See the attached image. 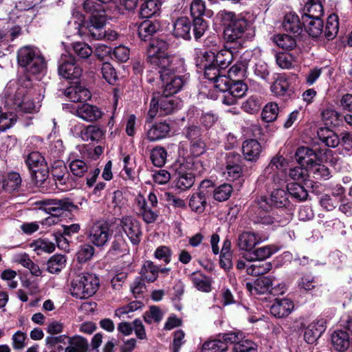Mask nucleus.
<instances>
[{
	"label": "nucleus",
	"instance_id": "f257e3e1",
	"mask_svg": "<svg viewBox=\"0 0 352 352\" xmlns=\"http://www.w3.org/2000/svg\"><path fill=\"white\" fill-rule=\"evenodd\" d=\"M100 280L98 276L91 273H81L71 281L70 294L78 299H87L93 296L98 291Z\"/></svg>",
	"mask_w": 352,
	"mask_h": 352
},
{
	"label": "nucleus",
	"instance_id": "f03ea898",
	"mask_svg": "<svg viewBox=\"0 0 352 352\" xmlns=\"http://www.w3.org/2000/svg\"><path fill=\"white\" fill-rule=\"evenodd\" d=\"M17 60L20 66L32 74L42 72L45 67V62L41 52L32 46L21 47L17 52Z\"/></svg>",
	"mask_w": 352,
	"mask_h": 352
},
{
	"label": "nucleus",
	"instance_id": "7ed1b4c3",
	"mask_svg": "<svg viewBox=\"0 0 352 352\" xmlns=\"http://www.w3.org/2000/svg\"><path fill=\"white\" fill-rule=\"evenodd\" d=\"M170 95H162L157 97L153 96L148 111L146 122H151L153 119L157 115L164 116L175 112L179 107L180 102L173 98L168 97Z\"/></svg>",
	"mask_w": 352,
	"mask_h": 352
},
{
	"label": "nucleus",
	"instance_id": "20e7f679",
	"mask_svg": "<svg viewBox=\"0 0 352 352\" xmlns=\"http://www.w3.org/2000/svg\"><path fill=\"white\" fill-rule=\"evenodd\" d=\"M106 14H91L89 20L85 23H74L77 34L80 36H89L93 39L102 40L103 30L107 22Z\"/></svg>",
	"mask_w": 352,
	"mask_h": 352
},
{
	"label": "nucleus",
	"instance_id": "39448f33",
	"mask_svg": "<svg viewBox=\"0 0 352 352\" xmlns=\"http://www.w3.org/2000/svg\"><path fill=\"white\" fill-rule=\"evenodd\" d=\"M41 204V209L52 215V217H47L43 221L42 223L47 226L54 223V217L61 215L63 211H71L72 209L76 208L68 199H46L42 201Z\"/></svg>",
	"mask_w": 352,
	"mask_h": 352
},
{
	"label": "nucleus",
	"instance_id": "423d86ee",
	"mask_svg": "<svg viewBox=\"0 0 352 352\" xmlns=\"http://www.w3.org/2000/svg\"><path fill=\"white\" fill-rule=\"evenodd\" d=\"M111 236L110 226L104 221L94 222L87 231L89 242L97 247L105 245Z\"/></svg>",
	"mask_w": 352,
	"mask_h": 352
},
{
	"label": "nucleus",
	"instance_id": "0eeeda50",
	"mask_svg": "<svg viewBox=\"0 0 352 352\" xmlns=\"http://www.w3.org/2000/svg\"><path fill=\"white\" fill-rule=\"evenodd\" d=\"M221 20L224 25L234 28L235 30L244 32L245 34L254 31V28L245 17L229 11H222L219 13Z\"/></svg>",
	"mask_w": 352,
	"mask_h": 352
},
{
	"label": "nucleus",
	"instance_id": "6e6552de",
	"mask_svg": "<svg viewBox=\"0 0 352 352\" xmlns=\"http://www.w3.org/2000/svg\"><path fill=\"white\" fill-rule=\"evenodd\" d=\"M152 65L159 69L160 76L164 73L167 74H182L185 70L184 60L176 56L166 55Z\"/></svg>",
	"mask_w": 352,
	"mask_h": 352
},
{
	"label": "nucleus",
	"instance_id": "1a4fd4ad",
	"mask_svg": "<svg viewBox=\"0 0 352 352\" xmlns=\"http://www.w3.org/2000/svg\"><path fill=\"white\" fill-rule=\"evenodd\" d=\"M120 226L132 244L137 245L141 241L142 230L140 223L131 216H124L120 219Z\"/></svg>",
	"mask_w": 352,
	"mask_h": 352
},
{
	"label": "nucleus",
	"instance_id": "9d476101",
	"mask_svg": "<svg viewBox=\"0 0 352 352\" xmlns=\"http://www.w3.org/2000/svg\"><path fill=\"white\" fill-rule=\"evenodd\" d=\"M82 69L76 65L72 56L62 55L59 60L58 73L67 79H78L82 75Z\"/></svg>",
	"mask_w": 352,
	"mask_h": 352
},
{
	"label": "nucleus",
	"instance_id": "9b49d317",
	"mask_svg": "<svg viewBox=\"0 0 352 352\" xmlns=\"http://www.w3.org/2000/svg\"><path fill=\"white\" fill-rule=\"evenodd\" d=\"M160 77L162 82L163 94L164 95L177 94L182 89L187 80L182 74H167L164 73Z\"/></svg>",
	"mask_w": 352,
	"mask_h": 352
},
{
	"label": "nucleus",
	"instance_id": "f8f14e48",
	"mask_svg": "<svg viewBox=\"0 0 352 352\" xmlns=\"http://www.w3.org/2000/svg\"><path fill=\"white\" fill-rule=\"evenodd\" d=\"M248 87L241 80H232L231 85L223 94L222 102L226 105L236 104L238 100L245 95Z\"/></svg>",
	"mask_w": 352,
	"mask_h": 352
},
{
	"label": "nucleus",
	"instance_id": "ddd939ff",
	"mask_svg": "<svg viewBox=\"0 0 352 352\" xmlns=\"http://www.w3.org/2000/svg\"><path fill=\"white\" fill-rule=\"evenodd\" d=\"M16 109L24 113L37 111L41 107L38 101L34 102L28 96H24L23 89H19L12 98Z\"/></svg>",
	"mask_w": 352,
	"mask_h": 352
},
{
	"label": "nucleus",
	"instance_id": "4468645a",
	"mask_svg": "<svg viewBox=\"0 0 352 352\" xmlns=\"http://www.w3.org/2000/svg\"><path fill=\"white\" fill-rule=\"evenodd\" d=\"M327 320L323 318H317L308 324L305 330L304 338L308 344L314 343L326 330Z\"/></svg>",
	"mask_w": 352,
	"mask_h": 352
},
{
	"label": "nucleus",
	"instance_id": "2eb2a0df",
	"mask_svg": "<svg viewBox=\"0 0 352 352\" xmlns=\"http://www.w3.org/2000/svg\"><path fill=\"white\" fill-rule=\"evenodd\" d=\"M168 44L163 39L155 38L149 44L147 50V61L151 64L156 63L162 57L166 56L165 52Z\"/></svg>",
	"mask_w": 352,
	"mask_h": 352
},
{
	"label": "nucleus",
	"instance_id": "dca6fc26",
	"mask_svg": "<svg viewBox=\"0 0 352 352\" xmlns=\"http://www.w3.org/2000/svg\"><path fill=\"white\" fill-rule=\"evenodd\" d=\"M310 155L300 156L297 159L299 164L304 166L306 169H313L316 177H321L327 179L329 177L330 172L328 168L324 165L318 164L317 161L309 157Z\"/></svg>",
	"mask_w": 352,
	"mask_h": 352
},
{
	"label": "nucleus",
	"instance_id": "f3484780",
	"mask_svg": "<svg viewBox=\"0 0 352 352\" xmlns=\"http://www.w3.org/2000/svg\"><path fill=\"white\" fill-rule=\"evenodd\" d=\"M76 115L85 121L92 122L101 118L103 113L99 107L84 103L78 106L76 109Z\"/></svg>",
	"mask_w": 352,
	"mask_h": 352
},
{
	"label": "nucleus",
	"instance_id": "a211bd4d",
	"mask_svg": "<svg viewBox=\"0 0 352 352\" xmlns=\"http://www.w3.org/2000/svg\"><path fill=\"white\" fill-rule=\"evenodd\" d=\"M276 279L272 276H261L258 278L252 285L250 283H246V287L251 293L265 294L267 292L272 293L274 287H273Z\"/></svg>",
	"mask_w": 352,
	"mask_h": 352
},
{
	"label": "nucleus",
	"instance_id": "6ab92c4d",
	"mask_svg": "<svg viewBox=\"0 0 352 352\" xmlns=\"http://www.w3.org/2000/svg\"><path fill=\"white\" fill-rule=\"evenodd\" d=\"M254 36V32L245 34L244 32L238 31L230 26H226L224 30V36L227 42L234 43L238 47H242L247 41L251 40Z\"/></svg>",
	"mask_w": 352,
	"mask_h": 352
},
{
	"label": "nucleus",
	"instance_id": "aec40b11",
	"mask_svg": "<svg viewBox=\"0 0 352 352\" xmlns=\"http://www.w3.org/2000/svg\"><path fill=\"white\" fill-rule=\"evenodd\" d=\"M138 215L141 217L146 223L155 222L158 217V212L151 209L146 199L142 195H138L135 199Z\"/></svg>",
	"mask_w": 352,
	"mask_h": 352
},
{
	"label": "nucleus",
	"instance_id": "412c9836",
	"mask_svg": "<svg viewBox=\"0 0 352 352\" xmlns=\"http://www.w3.org/2000/svg\"><path fill=\"white\" fill-rule=\"evenodd\" d=\"M64 94L73 102H86L91 98L90 91L80 85H75L67 87L65 90Z\"/></svg>",
	"mask_w": 352,
	"mask_h": 352
},
{
	"label": "nucleus",
	"instance_id": "4be33fe9",
	"mask_svg": "<svg viewBox=\"0 0 352 352\" xmlns=\"http://www.w3.org/2000/svg\"><path fill=\"white\" fill-rule=\"evenodd\" d=\"M331 342L334 349L340 352L345 351L352 342L351 332L346 330L336 331L331 336Z\"/></svg>",
	"mask_w": 352,
	"mask_h": 352
},
{
	"label": "nucleus",
	"instance_id": "5701e85b",
	"mask_svg": "<svg viewBox=\"0 0 352 352\" xmlns=\"http://www.w3.org/2000/svg\"><path fill=\"white\" fill-rule=\"evenodd\" d=\"M261 241L258 234L252 232H244L239 236L237 245L240 250L250 252Z\"/></svg>",
	"mask_w": 352,
	"mask_h": 352
},
{
	"label": "nucleus",
	"instance_id": "b1692460",
	"mask_svg": "<svg viewBox=\"0 0 352 352\" xmlns=\"http://www.w3.org/2000/svg\"><path fill=\"white\" fill-rule=\"evenodd\" d=\"M294 307L293 302L288 298L276 299L270 307V312L276 318H284L292 312Z\"/></svg>",
	"mask_w": 352,
	"mask_h": 352
},
{
	"label": "nucleus",
	"instance_id": "393cba45",
	"mask_svg": "<svg viewBox=\"0 0 352 352\" xmlns=\"http://www.w3.org/2000/svg\"><path fill=\"white\" fill-rule=\"evenodd\" d=\"M170 131L169 123L166 121L160 122L149 126L146 135L150 141H155L166 138Z\"/></svg>",
	"mask_w": 352,
	"mask_h": 352
},
{
	"label": "nucleus",
	"instance_id": "a878e982",
	"mask_svg": "<svg viewBox=\"0 0 352 352\" xmlns=\"http://www.w3.org/2000/svg\"><path fill=\"white\" fill-rule=\"evenodd\" d=\"M304 14L302 17V19H321L324 14L323 6L321 2L318 0H310L304 7Z\"/></svg>",
	"mask_w": 352,
	"mask_h": 352
},
{
	"label": "nucleus",
	"instance_id": "bb28decb",
	"mask_svg": "<svg viewBox=\"0 0 352 352\" xmlns=\"http://www.w3.org/2000/svg\"><path fill=\"white\" fill-rule=\"evenodd\" d=\"M285 31L291 33L300 34L302 31V24L297 14L289 12L285 14L283 23Z\"/></svg>",
	"mask_w": 352,
	"mask_h": 352
},
{
	"label": "nucleus",
	"instance_id": "cd10ccee",
	"mask_svg": "<svg viewBox=\"0 0 352 352\" xmlns=\"http://www.w3.org/2000/svg\"><path fill=\"white\" fill-rule=\"evenodd\" d=\"M191 23L187 17L179 18L173 25V34L176 37L190 38Z\"/></svg>",
	"mask_w": 352,
	"mask_h": 352
},
{
	"label": "nucleus",
	"instance_id": "c85d7f7f",
	"mask_svg": "<svg viewBox=\"0 0 352 352\" xmlns=\"http://www.w3.org/2000/svg\"><path fill=\"white\" fill-rule=\"evenodd\" d=\"M188 205L192 211L197 213H202L207 205L206 192L199 190L198 192L193 193L190 197Z\"/></svg>",
	"mask_w": 352,
	"mask_h": 352
},
{
	"label": "nucleus",
	"instance_id": "c756f323",
	"mask_svg": "<svg viewBox=\"0 0 352 352\" xmlns=\"http://www.w3.org/2000/svg\"><path fill=\"white\" fill-rule=\"evenodd\" d=\"M191 281L195 288L204 292H210L212 289L210 278L199 272H194L190 276Z\"/></svg>",
	"mask_w": 352,
	"mask_h": 352
},
{
	"label": "nucleus",
	"instance_id": "7c9ffc66",
	"mask_svg": "<svg viewBox=\"0 0 352 352\" xmlns=\"http://www.w3.org/2000/svg\"><path fill=\"white\" fill-rule=\"evenodd\" d=\"M161 2L159 0H146L140 8L142 18H150L160 13Z\"/></svg>",
	"mask_w": 352,
	"mask_h": 352
},
{
	"label": "nucleus",
	"instance_id": "2f4dec72",
	"mask_svg": "<svg viewBox=\"0 0 352 352\" xmlns=\"http://www.w3.org/2000/svg\"><path fill=\"white\" fill-rule=\"evenodd\" d=\"M234 155L228 156L226 161V169L223 173L224 177L230 180H235L242 175V168L239 164L234 162Z\"/></svg>",
	"mask_w": 352,
	"mask_h": 352
},
{
	"label": "nucleus",
	"instance_id": "473e14b6",
	"mask_svg": "<svg viewBox=\"0 0 352 352\" xmlns=\"http://www.w3.org/2000/svg\"><path fill=\"white\" fill-rule=\"evenodd\" d=\"M318 136L320 141L329 147H336L340 143L338 136L328 128H320L318 131Z\"/></svg>",
	"mask_w": 352,
	"mask_h": 352
},
{
	"label": "nucleus",
	"instance_id": "72a5a7b5",
	"mask_svg": "<svg viewBox=\"0 0 352 352\" xmlns=\"http://www.w3.org/2000/svg\"><path fill=\"white\" fill-rule=\"evenodd\" d=\"M160 268L151 261H146L140 270L142 278L148 282L153 283L158 277Z\"/></svg>",
	"mask_w": 352,
	"mask_h": 352
},
{
	"label": "nucleus",
	"instance_id": "f704fd0d",
	"mask_svg": "<svg viewBox=\"0 0 352 352\" xmlns=\"http://www.w3.org/2000/svg\"><path fill=\"white\" fill-rule=\"evenodd\" d=\"M305 30L312 37H318L323 31V22L321 19H302Z\"/></svg>",
	"mask_w": 352,
	"mask_h": 352
},
{
	"label": "nucleus",
	"instance_id": "c9c22d12",
	"mask_svg": "<svg viewBox=\"0 0 352 352\" xmlns=\"http://www.w3.org/2000/svg\"><path fill=\"white\" fill-rule=\"evenodd\" d=\"M21 177L16 172L9 173L5 177L3 187L5 190L12 192L17 191L21 186Z\"/></svg>",
	"mask_w": 352,
	"mask_h": 352
},
{
	"label": "nucleus",
	"instance_id": "e433bc0d",
	"mask_svg": "<svg viewBox=\"0 0 352 352\" xmlns=\"http://www.w3.org/2000/svg\"><path fill=\"white\" fill-rule=\"evenodd\" d=\"M195 183V176L192 173L179 171L175 180L176 187L182 190L191 188Z\"/></svg>",
	"mask_w": 352,
	"mask_h": 352
},
{
	"label": "nucleus",
	"instance_id": "4c0bfd02",
	"mask_svg": "<svg viewBox=\"0 0 352 352\" xmlns=\"http://www.w3.org/2000/svg\"><path fill=\"white\" fill-rule=\"evenodd\" d=\"M66 264V257L63 254H54L47 263V268L50 273L57 274L60 272Z\"/></svg>",
	"mask_w": 352,
	"mask_h": 352
},
{
	"label": "nucleus",
	"instance_id": "58836bf2",
	"mask_svg": "<svg viewBox=\"0 0 352 352\" xmlns=\"http://www.w3.org/2000/svg\"><path fill=\"white\" fill-rule=\"evenodd\" d=\"M80 135L85 141H99L104 135V132L97 126L89 125L81 131Z\"/></svg>",
	"mask_w": 352,
	"mask_h": 352
},
{
	"label": "nucleus",
	"instance_id": "ea45409f",
	"mask_svg": "<svg viewBox=\"0 0 352 352\" xmlns=\"http://www.w3.org/2000/svg\"><path fill=\"white\" fill-rule=\"evenodd\" d=\"M233 60V54L230 50L223 49L215 54L214 64L225 71Z\"/></svg>",
	"mask_w": 352,
	"mask_h": 352
},
{
	"label": "nucleus",
	"instance_id": "a19ab883",
	"mask_svg": "<svg viewBox=\"0 0 352 352\" xmlns=\"http://www.w3.org/2000/svg\"><path fill=\"white\" fill-rule=\"evenodd\" d=\"M228 346L219 337L218 339L206 341L201 349V352H226Z\"/></svg>",
	"mask_w": 352,
	"mask_h": 352
},
{
	"label": "nucleus",
	"instance_id": "79ce46f5",
	"mask_svg": "<svg viewBox=\"0 0 352 352\" xmlns=\"http://www.w3.org/2000/svg\"><path fill=\"white\" fill-rule=\"evenodd\" d=\"M160 28L159 23L146 21L142 22L138 28V34L142 40L146 41L148 37L155 34Z\"/></svg>",
	"mask_w": 352,
	"mask_h": 352
},
{
	"label": "nucleus",
	"instance_id": "37998d69",
	"mask_svg": "<svg viewBox=\"0 0 352 352\" xmlns=\"http://www.w3.org/2000/svg\"><path fill=\"white\" fill-rule=\"evenodd\" d=\"M338 16L336 14H330L327 21L324 36L328 40L333 39L338 32Z\"/></svg>",
	"mask_w": 352,
	"mask_h": 352
},
{
	"label": "nucleus",
	"instance_id": "c03bdc74",
	"mask_svg": "<svg viewBox=\"0 0 352 352\" xmlns=\"http://www.w3.org/2000/svg\"><path fill=\"white\" fill-rule=\"evenodd\" d=\"M248 63L245 60L237 61L227 72L232 80H241L245 76Z\"/></svg>",
	"mask_w": 352,
	"mask_h": 352
},
{
	"label": "nucleus",
	"instance_id": "a18cd8bd",
	"mask_svg": "<svg viewBox=\"0 0 352 352\" xmlns=\"http://www.w3.org/2000/svg\"><path fill=\"white\" fill-rule=\"evenodd\" d=\"M287 189L288 193L297 201H301L307 199V191L303 186L297 183L288 184Z\"/></svg>",
	"mask_w": 352,
	"mask_h": 352
},
{
	"label": "nucleus",
	"instance_id": "49530a36",
	"mask_svg": "<svg viewBox=\"0 0 352 352\" xmlns=\"http://www.w3.org/2000/svg\"><path fill=\"white\" fill-rule=\"evenodd\" d=\"M25 163L31 171L48 168L43 155H28Z\"/></svg>",
	"mask_w": 352,
	"mask_h": 352
},
{
	"label": "nucleus",
	"instance_id": "de8ad7c7",
	"mask_svg": "<svg viewBox=\"0 0 352 352\" xmlns=\"http://www.w3.org/2000/svg\"><path fill=\"white\" fill-rule=\"evenodd\" d=\"M271 204L277 208L286 206L289 203L287 191L283 189H276L271 195Z\"/></svg>",
	"mask_w": 352,
	"mask_h": 352
},
{
	"label": "nucleus",
	"instance_id": "09e8293b",
	"mask_svg": "<svg viewBox=\"0 0 352 352\" xmlns=\"http://www.w3.org/2000/svg\"><path fill=\"white\" fill-rule=\"evenodd\" d=\"M30 247L37 254H41L42 253H52L55 250V245L53 243L45 240V239H37L30 244Z\"/></svg>",
	"mask_w": 352,
	"mask_h": 352
},
{
	"label": "nucleus",
	"instance_id": "8fccbe9b",
	"mask_svg": "<svg viewBox=\"0 0 352 352\" xmlns=\"http://www.w3.org/2000/svg\"><path fill=\"white\" fill-rule=\"evenodd\" d=\"M72 49L74 54L82 59L88 58L93 53L92 48L89 45L83 42H76L72 44Z\"/></svg>",
	"mask_w": 352,
	"mask_h": 352
},
{
	"label": "nucleus",
	"instance_id": "3c124183",
	"mask_svg": "<svg viewBox=\"0 0 352 352\" xmlns=\"http://www.w3.org/2000/svg\"><path fill=\"white\" fill-rule=\"evenodd\" d=\"M232 192V186L228 184H223L214 190L213 197L217 201H224L229 199Z\"/></svg>",
	"mask_w": 352,
	"mask_h": 352
},
{
	"label": "nucleus",
	"instance_id": "603ef678",
	"mask_svg": "<svg viewBox=\"0 0 352 352\" xmlns=\"http://www.w3.org/2000/svg\"><path fill=\"white\" fill-rule=\"evenodd\" d=\"M83 8L86 12L91 14H105L107 7L98 0H85L83 3Z\"/></svg>",
	"mask_w": 352,
	"mask_h": 352
},
{
	"label": "nucleus",
	"instance_id": "864d4df0",
	"mask_svg": "<svg viewBox=\"0 0 352 352\" xmlns=\"http://www.w3.org/2000/svg\"><path fill=\"white\" fill-rule=\"evenodd\" d=\"M272 265L271 263H254L247 267V273L252 276H260L267 273L271 270Z\"/></svg>",
	"mask_w": 352,
	"mask_h": 352
},
{
	"label": "nucleus",
	"instance_id": "5fc2aeb1",
	"mask_svg": "<svg viewBox=\"0 0 352 352\" xmlns=\"http://www.w3.org/2000/svg\"><path fill=\"white\" fill-rule=\"evenodd\" d=\"M289 87V84L286 78L284 76H280L271 86V89L277 96H284Z\"/></svg>",
	"mask_w": 352,
	"mask_h": 352
},
{
	"label": "nucleus",
	"instance_id": "6e6d98bb",
	"mask_svg": "<svg viewBox=\"0 0 352 352\" xmlns=\"http://www.w3.org/2000/svg\"><path fill=\"white\" fill-rule=\"evenodd\" d=\"M274 41L278 47L285 50H291L296 45L294 38L287 34L278 35L275 37Z\"/></svg>",
	"mask_w": 352,
	"mask_h": 352
},
{
	"label": "nucleus",
	"instance_id": "4d7b16f0",
	"mask_svg": "<svg viewBox=\"0 0 352 352\" xmlns=\"http://www.w3.org/2000/svg\"><path fill=\"white\" fill-rule=\"evenodd\" d=\"M278 107L276 103L270 102L267 104L262 111V118L267 122H272L277 118Z\"/></svg>",
	"mask_w": 352,
	"mask_h": 352
},
{
	"label": "nucleus",
	"instance_id": "13d9d810",
	"mask_svg": "<svg viewBox=\"0 0 352 352\" xmlns=\"http://www.w3.org/2000/svg\"><path fill=\"white\" fill-rule=\"evenodd\" d=\"M69 168L73 175L82 177L89 170V165L81 160H73L69 163Z\"/></svg>",
	"mask_w": 352,
	"mask_h": 352
},
{
	"label": "nucleus",
	"instance_id": "bf43d9fd",
	"mask_svg": "<svg viewBox=\"0 0 352 352\" xmlns=\"http://www.w3.org/2000/svg\"><path fill=\"white\" fill-rule=\"evenodd\" d=\"M215 54L212 51L200 52L195 63L197 67L202 68L204 65L209 66L214 64Z\"/></svg>",
	"mask_w": 352,
	"mask_h": 352
},
{
	"label": "nucleus",
	"instance_id": "052dcab7",
	"mask_svg": "<svg viewBox=\"0 0 352 352\" xmlns=\"http://www.w3.org/2000/svg\"><path fill=\"white\" fill-rule=\"evenodd\" d=\"M256 346L251 340L244 339L242 336L241 340H239L232 348V352H256Z\"/></svg>",
	"mask_w": 352,
	"mask_h": 352
},
{
	"label": "nucleus",
	"instance_id": "680f3d73",
	"mask_svg": "<svg viewBox=\"0 0 352 352\" xmlns=\"http://www.w3.org/2000/svg\"><path fill=\"white\" fill-rule=\"evenodd\" d=\"M163 318L162 310L157 306H151L148 311L144 315V321L148 324L152 322H160Z\"/></svg>",
	"mask_w": 352,
	"mask_h": 352
},
{
	"label": "nucleus",
	"instance_id": "e2e57ef3",
	"mask_svg": "<svg viewBox=\"0 0 352 352\" xmlns=\"http://www.w3.org/2000/svg\"><path fill=\"white\" fill-rule=\"evenodd\" d=\"M17 116L12 112L2 113L0 116V131H5L11 128L16 122Z\"/></svg>",
	"mask_w": 352,
	"mask_h": 352
},
{
	"label": "nucleus",
	"instance_id": "0e129e2a",
	"mask_svg": "<svg viewBox=\"0 0 352 352\" xmlns=\"http://www.w3.org/2000/svg\"><path fill=\"white\" fill-rule=\"evenodd\" d=\"M277 65L282 69H290L294 67V57L289 53H278L276 56Z\"/></svg>",
	"mask_w": 352,
	"mask_h": 352
},
{
	"label": "nucleus",
	"instance_id": "69168bd1",
	"mask_svg": "<svg viewBox=\"0 0 352 352\" xmlns=\"http://www.w3.org/2000/svg\"><path fill=\"white\" fill-rule=\"evenodd\" d=\"M101 73L102 74V77L109 84H114L118 78L117 73L115 69L109 63L107 62L102 64L101 67Z\"/></svg>",
	"mask_w": 352,
	"mask_h": 352
},
{
	"label": "nucleus",
	"instance_id": "338daca9",
	"mask_svg": "<svg viewBox=\"0 0 352 352\" xmlns=\"http://www.w3.org/2000/svg\"><path fill=\"white\" fill-rule=\"evenodd\" d=\"M243 154H260L262 147L260 143L254 139L245 141L242 146Z\"/></svg>",
	"mask_w": 352,
	"mask_h": 352
},
{
	"label": "nucleus",
	"instance_id": "774afa93",
	"mask_svg": "<svg viewBox=\"0 0 352 352\" xmlns=\"http://www.w3.org/2000/svg\"><path fill=\"white\" fill-rule=\"evenodd\" d=\"M232 80L230 76L226 74V71L221 73L220 75L214 80V87L219 89V91L226 93L229 87L231 85Z\"/></svg>",
	"mask_w": 352,
	"mask_h": 352
}]
</instances>
